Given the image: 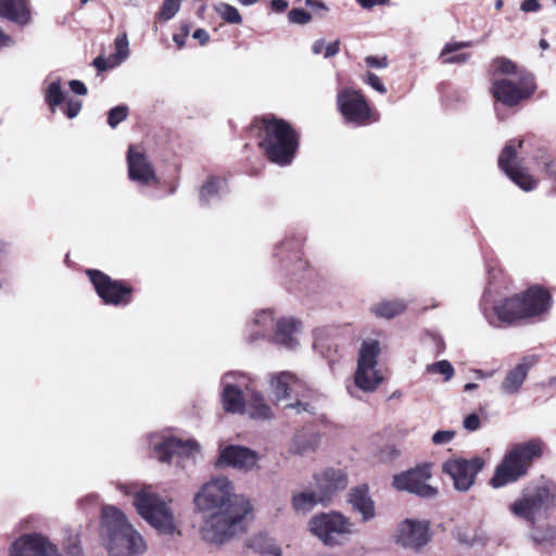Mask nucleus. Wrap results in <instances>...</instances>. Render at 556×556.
<instances>
[{
    "label": "nucleus",
    "mask_w": 556,
    "mask_h": 556,
    "mask_svg": "<svg viewBox=\"0 0 556 556\" xmlns=\"http://www.w3.org/2000/svg\"><path fill=\"white\" fill-rule=\"evenodd\" d=\"M194 513L200 515L201 539L213 546H224L242 535L252 515V505L236 493L235 485L225 476L214 477L193 494Z\"/></svg>",
    "instance_id": "obj_1"
},
{
    "label": "nucleus",
    "mask_w": 556,
    "mask_h": 556,
    "mask_svg": "<svg viewBox=\"0 0 556 556\" xmlns=\"http://www.w3.org/2000/svg\"><path fill=\"white\" fill-rule=\"evenodd\" d=\"M555 497L556 485L551 481H540L526 488L508 507L511 515L531 525L527 539L538 551L556 553V529L549 525H536L538 518L554 507Z\"/></svg>",
    "instance_id": "obj_2"
},
{
    "label": "nucleus",
    "mask_w": 556,
    "mask_h": 556,
    "mask_svg": "<svg viewBox=\"0 0 556 556\" xmlns=\"http://www.w3.org/2000/svg\"><path fill=\"white\" fill-rule=\"evenodd\" d=\"M100 531L109 556H142L148 551L143 535L116 506L102 507Z\"/></svg>",
    "instance_id": "obj_3"
},
{
    "label": "nucleus",
    "mask_w": 556,
    "mask_h": 556,
    "mask_svg": "<svg viewBox=\"0 0 556 556\" xmlns=\"http://www.w3.org/2000/svg\"><path fill=\"white\" fill-rule=\"evenodd\" d=\"M222 402L226 412L247 414L252 419H270V406L255 389L251 378L239 372H227L222 378Z\"/></svg>",
    "instance_id": "obj_4"
},
{
    "label": "nucleus",
    "mask_w": 556,
    "mask_h": 556,
    "mask_svg": "<svg viewBox=\"0 0 556 556\" xmlns=\"http://www.w3.org/2000/svg\"><path fill=\"white\" fill-rule=\"evenodd\" d=\"M126 495L134 496V506L140 517L146 520L160 535L174 538L180 530L170 505L154 493L151 486L138 489L135 485L118 484Z\"/></svg>",
    "instance_id": "obj_5"
},
{
    "label": "nucleus",
    "mask_w": 556,
    "mask_h": 556,
    "mask_svg": "<svg viewBox=\"0 0 556 556\" xmlns=\"http://www.w3.org/2000/svg\"><path fill=\"white\" fill-rule=\"evenodd\" d=\"M263 130L260 146L266 157L279 166L290 165L299 148L296 130L287 121L276 116L263 119Z\"/></svg>",
    "instance_id": "obj_6"
},
{
    "label": "nucleus",
    "mask_w": 556,
    "mask_h": 556,
    "mask_svg": "<svg viewBox=\"0 0 556 556\" xmlns=\"http://www.w3.org/2000/svg\"><path fill=\"white\" fill-rule=\"evenodd\" d=\"M307 530L326 547L345 545L357 533L355 521L339 510L313 515L307 521Z\"/></svg>",
    "instance_id": "obj_7"
},
{
    "label": "nucleus",
    "mask_w": 556,
    "mask_h": 556,
    "mask_svg": "<svg viewBox=\"0 0 556 556\" xmlns=\"http://www.w3.org/2000/svg\"><path fill=\"white\" fill-rule=\"evenodd\" d=\"M541 453L542 445L538 440L514 445L506 452L502 462L496 466L490 484L498 489L516 482L527 475L533 459L540 457Z\"/></svg>",
    "instance_id": "obj_8"
},
{
    "label": "nucleus",
    "mask_w": 556,
    "mask_h": 556,
    "mask_svg": "<svg viewBox=\"0 0 556 556\" xmlns=\"http://www.w3.org/2000/svg\"><path fill=\"white\" fill-rule=\"evenodd\" d=\"M379 341L365 339L358 351L357 368L354 375L355 388L364 392H374L382 382L383 376L378 369Z\"/></svg>",
    "instance_id": "obj_9"
},
{
    "label": "nucleus",
    "mask_w": 556,
    "mask_h": 556,
    "mask_svg": "<svg viewBox=\"0 0 556 556\" xmlns=\"http://www.w3.org/2000/svg\"><path fill=\"white\" fill-rule=\"evenodd\" d=\"M535 89L532 74L520 73L516 77H493L491 92L496 101L511 108L530 98Z\"/></svg>",
    "instance_id": "obj_10"
},
{
    "label": "nucleus",
    "mask_w": 556,
    "mask_h": 556,
    "mask_svg": "<svg viewBox=\"0 0 556 556\" xmlns=\"http://www.w3.org/2000/svg\"><path fill=\"white\" fill-rule=\"evenodd\" d=\"M517 149L523 150V141L513 139L506 143L498 157L500 168L509 179L523 191H532L536 188V180L520 166L517 157Z\"/></svg>",
    "instance_id": "obj_11"
},
{
    "label": "nucleus",
    "mask_w": 556,
    "mask_h": 556,
    "mask_svg": "<svg viewBox=\"0 0 556 556\" xmlns=\"http://www.w3.org/2000/svg\"><path fill=\"white\" fill-rule=\"evenodd\" d=\"M86 274L105 304L118 306L130 302L132 289L123 281L114 280L98 269H87Z\"/></svg>",
    "instance_id": "obj_12"
},
{
    "label": "nucleus",
    "mask_w": 556,
    "mask_h": 556,
    "mask_svg": "<svg viewBox=\"0 0 556 556\" xmlns=\"http://www.w3.org/2000/svg\"><path fill=\"white\" fill-rule=\"evenodd\" d=\"M199 453V445L195 441H182L173 437L154 443L153 454L162 463H176L185 468L188 463H194Z\"/></svg>",
    "instance_id": "obj_13"
},
{
    "label": "nucleus",
    "mask_w": 556,
    "mask_h": 556,
    "mask_svg": "<svg viewBox=\"0 0 556 556\" xmlns=\"http://www.w3.org/2000/svg\"><path fill=\"white\" fill-rule=\"evenodd\" d=\"M337 104L346 123L363 126L370 122V106L358 90L344 88L337 96Z\"/></svg>",
    "instance_id": "obj_14"
},
{
    "label": "nucleus",
    "mask_w": 556,
    "mask_h": 556,
    "mask_svg": "<svg viewBox=\"0 0 556 556\" xmlns=\"http://www.w3.org/2000/svg\"><path fill=\"white\" fill-rule=\"evenodd\" d=\"M484 460L481 457L452 458L444 462L443 471L453 480L454 488L467 492L475 483L477 475L482 470Z\"/></svg>",
    "instance_id": "obj_15"
},
{
    "label": "nucleus",
    "mask_w": 556,
    "mask_h": 556,
    "mask_svg": "<svg viewBox=\"0 0 556 556\" xmlns=\"http://www.w3.org/2000/svg\"><path fill=\"white\" fill-rule=\"evenodd\" d=\"M429 465L416 466L405 472L393 477V486L399 491H406L420 497L431 498L438 493L437 489L428 483L431 478Z\"/></svg>",
    "instance_id": "obj_16"
},
{
    "label": "nucleus",
    "mask_w": 556,
    "mask_h": 556,
    "mask_svg": "<svg viewBox=\"0 0 556 556\" xmlns=\"http://www.w3.org/2000/svg\"><path fill=\"white\" fill-rule=\"evenodd\" d=\"M9 556H63L59 546L39 532L22 534L9 547Z\"/></svg>",
    "instance_id": "obj_17"
},
{
    "label": "nucleus",
    "mask_w": 556,
    "mask_h": 556,
    "mask_svg": "<svg viewBox=\"0 0 556 556\" xmlns=\"http://www.w3.org/2000/svg\"><path fill=\"white\" fill-rule=\"evenodd\" d=\"M431 540L428 521L405 519L401 521L394 532V542L405 548L415 552L420 551Z\"/></svg>",
    "instance_id": "obj_18"
},
{
    "label": "nucleus",
    "mask_w": 556,
    "mask_h": 556,
    "mask_svg": "<svg viewBox=\"0 0 556 556\" xmlns=\"http://www.w3.org/2000/svg\"><path fill=\"white\" fill-rule=\"evenodd\" d=\"M260 455L245 446L228 445L220 448L216 462L217 467H231L240 471H251L256 469Z\"/></svg>",
    "instance_id": "obj_19"
},
{
    "label": "nucleus",
    "mask_w": 556,
    "mask_h": 556,
    "mask_svg": "<svg viewBox=\"0 0 556 556\" xmlns=\"http://www.w3.org/2000/svg\"><path fill=\"white\" fill-rule=\"evenodd\" d=\"M127 169L129 179L138 185L150 186L157 182L153 165L148 160L147 155L134 146H129L128 148Z\"/></svg>",
    "instance_id": "obj_20"
},
{
    "label": "nucleus",
    "mask_w": 556,
    "mask_h": 556,
    "mask_svg": "<svg viewBox=\"0 0 556 556\" xmlns=\"http://www.w3.org/2000/svg\"><path fill=\"white\" fill-rule=\"evenodd\" d=\"M518 296L519 302H514L513 305L520 308L517 314L522 315L523 319L540 316L551 306L549 293L540 287H532Z\"/></svg>",
    "instance_id": "obj_21"
},
{
    "label": "nucleus",
    "mask_w": 556,
    "mask_h": 556,
    "mask_svg": "<svg viewBox=\"0 0 556 556\" xmlns=\"http://www.w3.org/2000/svg\"><path fill=\"white\" fill-rule=\"evenodd\" d=\"M514 302H519V296L516 295L506 299L491 307H488L486 304L484 303L482 307V313L489 325L498 328L505 324H510L515 320L523 319L522 315L515 314L518 313L520 308L513 305Z\"/></svg>",
    "instance_id": "obj_22"
},
{
    "label": "nucleus",
    "mask_w": 556,
    "mask_h": 556,
    "mask_svg": "<svg viewBox=\"0 0 556 556\" xmlns=\"http://www.w3.org/2000/svg\"><path fill=\"white\" fill-rule=\"evenodd\" d=\"M270 388L276 400L282 401L292 395L304 397L306 387L295 375L290 371H282L271 376Z\"/></svg>",
    "instance_id": "obj_23"
},
{
    "label": "nucleus",
    "mask_w": 556,
    "mask_h": 556,
    "mask_svg": "<svg viewBox=\"0 0 556 556\" xmlns=\"http://www.w3.org/2000/svg\"><path fill=\"white\" fill-rule=\"evenodd\" d=\"M317 489L329 501L337 491L344 490L348 484V475L342 469L327 468L315 476Z\"/></svg>",
    "instance_id": "obj_24"
},
{
    "label": "nucleus",
    "mask_w": 556,
    "mask_h": 556,
    "mask_svg": "<svg viewBox=\"0 0 556 556\" xmlns=\"http://www.w3.org/2000/svg\"><path fill=\"white\" fill-rule=\"evenodd\" d=\"M534 364V357H525L519 364L508 370L501 383V391L507 395L518 393Z\"/></svg>",
    "instance_id": "obj_25"
},
{
    "label": "nucleus",
    "mask_w": 556,
    "mask_h": 556,
    "mask_svg": "<svg viewBox=\"0 0 556 556\" xmlns=\"http://www.w3.org/2000/svg\"><path fill=\"white\" fill-rule=\"evenodd\" d=\"M348 502L351 504L353 510L361 515L363 522H368L375 518V503L369 495L367 486L362 485L352 489L348 494Z\"/></svg>",
    "instance_id": "obj_26"
},
{
    "label": "nucleus",
    "mask_w": 556,
    "mask_h": 556,
    "mask_svg": "<svg viewBox=\"0 0 556 556\" xmlns=\"http://www.w3.org/2000/svg\"><path fill=\"white\" fill-rule=\"evenodd\" d=\"M301 324L293 318H281L276 323L273 341L287 349H294L299 344V332Z\"/></svg>",
    "instance_id": "obj_27"
},
{
    "label": "nucleus",
    "mask_w": 556,
    "mask_h": 556,
    "mask_svg": "<svg viewBox=\"0 0 556 556\" xmlns=\"http://www.w3.org/2000/svg\"><path fill=\"white\" fill-rule=\"evenodd\" d=\"M0 16L17 25L30 23V12L23 0H0Z\"/></svg>",
    "instance_id": "obj_28"
},
{
    "label": "nucleus",
    "mask_w": 556,
    "mask_h": 556,
    "mask_svg": "<svg viewBox=\"0 0 556 556\" xmlns=\"http://www.w3.org/2000/svg\"><path fill=\"white\" fill-rule=\"evenodd\" d=\"M327 500L323 493L317 490H306L292 495V508L300 514H307L318 504L325 503Z\"/></svg>",
    "instance_id": "obj_29"
},
{
    "label": "nucleus",
    "mask_w": 556,
    "mask_h": 556,
    "mask_svg": "<svg viewBox=\"0 0 556 556\" xmlns=\"http://www.w3.org/2000/svg\"><path fill=\"white\" fill-rule=\"evenodd\" d=\"M320 437L314 432H298L290 442L289 452L294 455H306L319 445Z\"/></svg>",
    "instance_id": "obj_30"
},
{
    "label": "nucleus",
    "mask_w": 556,
    "mask_h": 556,
    "mask_svg": "<svg viewBox=\"0 0 556 556\" xmlns=\"http://www.w3.org/2000/svg\"><path fill=\"white\" fill-rule=\"evenodd\" d=\"M226 188V181L218 176H208L199 191L202 205H208L218 200Z\"/></svg>",
    "instance_id": "obj_31"
},
{
    "label": "nucleus",
    "mask_w": 556,
    "mask_h": 556,
    "mask_svg": "<svg viewBox=\"0 0 556 556\" xmlns=\"http://www.w3.org/2000/svg\"><path fill=\"white\" fill-rule=\"evenodd\" d=\"M252 327L250 333L251 341L270 337L271 330L276 327L271 311L258 312L253 319Z\"/></svg>",
    "instance_id": "obj_32"
},
{
    "label": "nucleus",
    "mask_w": 556,
    "mask_h": 556,
    "mask_svg": "<svg viewBox=\"0 0 556 556\" xmlns=\"http://www.w3.org/2000/svg\"><path fill=\"white\" fill-rule=\"evenodd\" d=\"M406 303L403 300L381 301L371 306V312L381 318H393L405 311Z\"/></svg>",
    "instance_id": "obj_33"
},
{
    "label": "nucleus",
    "mask_w": 556,
    "mask_h": 556,
    "mask_svg": "<svg viewBox=\"0 0 556 556\" xmlns=\"http://www.w3.org/2000/svg\"><path fill=\"white\" fill-rule=\"evenodd\" d=\"M45 99L52 112L55 111L58 105L63 103L65 100V93L61 88L60 80H55L49 84L46 90Z\"/></svg>",
    "instance_id": "obj_34"
},
{
    "label": "nucleus",
    "mask_w": 556,
    "mask_h": 556,
    "mask_svg": "<svg viewBox=\"0 0 556 556\" xmlns=\"http://www.w3.org/2000/svg\"><path fill=\"white\" fill-rule=\"evenodd\" d=\"M215 11L217 14L227 23L230 24H240L242 22V17L233 5H230L225 2H220L215 5Z\"/></svg>",
    "instance_id": "obj_35"
},
{
    "label": "nucleus",
    "mask_w": 556,
    "mask_h": 556,
    "mask_svg": "<svg viewBox=\"0 0 556 556\" xmlns=\"http://www.w3.org/2000/svg\"><path fill=\"white\" fill-rule=\"evenodd\" d=\"M426 370L429 374L442 375L444 377V381L451 380L454 376V368L446 359L427 365Z\"/></svg>",
    "instance_id": "obj_36"
},
{
    "label": "nucleus",
    "mask_w": 556,
    "mask_h": 556,
    "mask_svg": "<svg viewBox=\"0 0 556 556\" xmlns=\"http://www.w3.org/2000/svg\"><path fill=\"white\" fill-rule=\"evenodd\" d=\"M115 54L113 58L117 64L124 62L129 55V42L126 34H122L116 37L115 42Z\"/></svg>",
    "instance_id": "obj_37"
},
{
    "label": "nucleus",
    "mask_w": 556,
    "mask_h": 556,
    "mask_svg": "<svg viewBox=\"0 0 556 556\" xmlns=\"http://www.w3.org/2000/svg\"><path fill=\"white\" fill-rule=\"evenodd\" d=\"M182 0H164L160 11V18L172 20L180 10Z\"/></svg>",
    "instance_id": "obj_38"
},
{
    "label": "nucleus",
    "mask_w": 556,
    "mask_h": 556,
    "mask_svg": "<svg viewBox=\"0 0 556 556\" xmlns=\"http://www.w3.org/2000/svg\"><path fill=\"white\" fill-rule=\"evenodd\" d=\"M535 160L538 165L543 167L547 177L556 182V160L547 154L536 156Z\"/></svg>",
    "instance_id": "obj_39"
},
{
    "label": "nucleus",
    "mask_w": 556,
    "mask_h": 556,
    "mask_svg": "<svg viewBox=\"0 0 556 556\" xmlns=\"http://www.w3.org/2000/svg\"><path fill=\"white\" fill-rule=\"evenodd\" d=\"M128 115V108L126 105H117L111 109L108 113V124L115 128L121 122L126 119Z\"/></svg>",
    "instance_id": "obj_40"
},
{
    "label": "nucleus",
    "mask_w": 556,
    "mask_h": 556,
    "mask_svg": "<svg viewBox=\"0 0 556 556\" xmlns=\"http://www.w3.org/2000/svg\"><path fill=\"white\" fill-rule=\"evenodd\" d=\"M494 66V77H496L497 73L510 76L516 73V64L508 59L497 58L493 62Z\"/></svg>",
    "instance_id": "obj_41"
},
{
    "label": "nucleus",
    "mask_w": 556,
    "mask_h": 556,
    "mask_svg": "<svg viewBox=\"0 0 556 556\" xmlns=\"http://www.w3.org/2000/svg\"><path fill=\"white\" fill-rule=\"evenodd\" d=\"M289 22L292 24L305 25L312 20V14L304 9H292L288 13Z\"/></svg>",
    "instance_id": "obj_42"
},
{
    "label": "nucleus",
    "mask_w": 556,
    "mask_h": 556,
    "mask_svg": "<svg viewBox=\"0 0 556 556\" xmlns=\"http://www.w3.org/2000/svg\"><path fill=\"white\" fill-rule=\"evenodd\" d=\"M453 430H439L432 435V442L435 445H444L450 443L455 438Z\"/></svg>",
    "instance_id": "obj_43"
},
{
    "label": "nucleus",
    "mask_w": 556,
    "mask_h": 556,
    "mask_svg": "<svg viewBox=\"0 0 556 556\" xmlns=\"http://www.w3.org/2000/svg\"><path fill=\"white\" fill-rule=\"evenodd\" d=\"M80 110H81V102L78 100H74V99H68L66 101L65 106L63 108V112L68 118L76 117L79 114Z\"/></svg>",
    "instance_id": "obj_44"
},
{
    "label": "nucleus",
    "mask_w": 556,
    "mask_h": 556,
    "mask_svg": "<svg viewBox=\"0 0 556 556\" xmlns=\"http://www.w3.org/2000/svg\"><path fill=\"white\" fill-rule=\"evenodd\" d=\"M365 83L381 94L387 92L384 84L375 73L369 72L366 76Z\"/></svg>",
    "instance_id": "obj_45"
},
{
    "label": "nucleus",
    "mask_w": 556,
    "mask_h": 556,
    "mask_svg": "<svg viewBox=\"0 0 556 556\" xmlns=\"http://www.w3.org/2000/svg\"><path fill=\"white\" fill-rule=\"evenodd\" d=\"M473 41H460V42H450L444 46L442 49V55H447L450 53L456 52L464 48H470L473 46Z\"/></svg>",
    "instance_id": "obj_46"
},
{
    "label": "nucleus",
    "mask_w": 556,
    "mask_h": 556,
    "mask_svg": "<svg viewBox=\"0 0 556 556\" xmlns=\"http://www.w3.org/2000/svg\"><path fill=\"white\" fill-rule=\"evenodd\" d=\"M440 58L442 59V62L445 64L466 63L469 60L470 54L469 53H459V54H455V55H451V56H448V54L443 56L442 52H441Z\"/></svg>",
    "instance_id": "obj_47"
},
{
    "label": "nucleus",
    "mask_w": 556,
    "mask_h": 556,
    "mask_svg": "<svg viewBox=\"0 0 556 556\" xmlns=\"http://www.w3.org/2000/svg\"><path fill=\"white\" fill-rule=\"evenodd\" d=\"M464 428L468 431H476L480 428V418L477 414H470L464 419Z\"/></svg>",
    "instance_id": "obj_48"
},
{
    "label": "nucleus",
    "mask_w": 556,
    "mask_h": 556,
    "mask_svg": "<svg viewBox=\"0 0 556 556\" xmlns=\"http://www.w3.org/2000/svg\"><path fill=\"white\" fill-rule=\"evenodd\" d=\"M117 63L115 61H110L102 56H98L93 60V65L99 72H104L108 68L115 66Z\"/></svg>",
    "instance_id": "obj_49"
},
{
    "label": "nucleus",
    "mask_w": 556,
    "mask_h": 556,
    "mask_svg": "<svg viewBox=\"0 0 556 556\" xmlns=\"http://www.w3.org/2000/svg\"><path fill=\"white\" fill-rule=\"evenodd\" d=\"M367 66L376 67V68H384L388 66V61L386 58H377L374 55H369L365 59Z\"/></svg>",
    "instance_id": "obj_50"
},
{
    "label": "nucleus",
    "mask_w": 556,
    "mask_h": 556,
    "mask_svg": "<svg viewBox=\"0 0 556 556\" xmlns=\"http://www.w3.org/2000/svg\"><path fill=\"white\" fill-rule=\"evenodd\" d=\"M541 9V4L539 0H523L520 4V10L529 13V12H538Z\"/></svg>",
    "instance_id": "obj_51"
},
{
    "label": "nucleus",
    "mask_w": 556,
    "mask_h": 556,
    "mask_svg": "<svg viewBox=\"0 0 556 556\" xmlns=\"http://www.w3.org/2000/svg\"><path fill=\"white\" fill-rule=\"evenodd\" d=\"M71 90L79 96H85L87 93V87L80 80L73 79L68 83Z\"/></svg>",
    "instance_id": "obj_52"
},
{
    "label": "nucleus",
    "mask_w": 556,
    "mask_h": 556,
    "mask_svg": "<svg viewBox=\"0 0 556 556\" xmlns=\"http://www.w3.org/2000/svg\"><path fill=\"white\" fill-rule=\"evenodd\" d=\"M339 51H340V41L336 40L325 47L324 56L326 59L332 58V56L337 55L339 53Z\"/></svg>",
    "instance_id": "obj_53"
},
{
    "label": "nucleus",
    "mask_w": 556,
    "mask_h": 556,
    "mask_svg": "<svg viewBox=\"0 0 556 556\" xmlns=\"http://www.w3.org/2000/svg\"><path fill=\"white\" fill-rule=\"evenodd\" d=\"M287 407L296 409L298 413L301 412H312V406L309 403L303 402L301 400L296 401L294 404L287 405Z\"/></svg>",
    "instance_id": "obj_54"
},
{
    "label": "nucleus",
    "mask_w": 556,
    "mask_h": 556,
    "mask_svg": "<svg viewBox=\"0 0 556 556\" xmlns=\"http://www.w3.org/2000/svg\"><path fill=\"white\" fill-rule=\"evenodd\" d=\"M193 38L199 40L201 45H205L208 41L210 36L205 29L198 28L193 33Z\"/></svg>",
    "instance_id": "obj_55"
},
{
    "label": "nucleus",
    "mask_w": 556,
    "mask_h": 556,
    "mask_svg": "<svg viewBox=\"0 0 556 556\" xmlns=\"http://www.w3.org/2000/svg\"><path fill=\"white\" fill-rule=\"evenodd\" d=\"M271 9L276 12H283L288 8L287 0H271L270 2Z\"/></svg>",
    "instance_id": "obj_56"
},
{
    "label": "nucleus",
    "mask_w": 556,
    "mask_h": 556,
    "mask_svg": "<svg viewBox=\"0 0 556 556\" xmlns=\"http://www.w3.org/2000/svg\"><path fill=\"white\" fill-rule=\"evenodd\" d=\"M70 544L65 546L66 551L68 552V554L73 555V556H76L79 554V546L77 544V538L76 536H73L71 540H70Z\"/></svg>",
    "instance_id": "obj_57"
},
{
    "label": "nucleus",
    "mask_w": 556,
    "mask_h": 556,
    "mask_svg": "<svg viewBox=\"0 0 556 556\" xmlns=\"http://www.w3.org/2000/svg\"><path fill=\"white\" fill-rule=\"evenodd\" d=\"M14 41L11 38V36L7 35L1 28H0V49L7 48L13 46Z\"/></svg>",
    "instance_id": "obj_58"
},
{
    "label": "nucleus",
    "mask_w": 556,
    "mask_h": 556,
    "mask_svg": "<svg viewBox=\"0 0 556 556\" xmlns=\"http://www.w3.org/2000/svg\"><path fill=\"white\" fill-rule=\"evenodd\" d=\"M326 42L324 39H318L314 41L312 46V52L314 54H320L323 51L325 52Z\"/></svg>",
    "instance_id": "obj_59"
},
{
    "label": "nucleus",
    "mask_w": 556,
    "mask_h": 556,
    "mask_svg": "<svg viewBox=\"0 0 556 556\" xmlns=\"http://www.w3.org/2000/svg\"><path fill=\"white\" fill-rule=\"evenodd\" d=\"M356 2L366 10L372 9L375 7V0H356Z\"/></svg>",
    "instance_id": "obj_60"
},
{
    "label": "nucleus",
    "mask_w": 556,
    "mask_h": 556,
    "mask_svg": "<svg viewBox=\"0 0 556 556\" xmlns=\"http://www.w3.org/2000/svg\"><path fill=\"white\" fill-rule=\"evenodd\" d=\"M475 375L478 379H486V378H490L492 377L493 372L492 371H483V370H480V369H476L475 371Z\"/></svg>",
    "instance_id": "obj_61"
},
{
    "label": "nucleus",
    "mask_w": 556,
    "mask_h": 556,
    "mask_svg": "<svg viewBox=\"0 0 556 556\" xmlns=\"http://www.w3.org/2000/svg\"><path fill=\"white\" fill-rule=\"evenodd\" d=\"M185 38L186 36L185 35H178V34H175L173 36V40L176 42V45L181 48L185 46Z\"/></svg>",
    "instance_id": "obj_62"
},
{
    "label": "nucleus",
    "mask_w": 556,
    "mask_h": 556,
    "mask_svg": "<svg viewBox=\"0 0 556 556\" xmlns=\"http://www.w3.org/2000/svg\"><path fill=\"white\" fill-rule=\"evenodd\" d=\"M305 4L311 8H321V9L325 8V4L317 0H305Z\"/></svg>",
    "instance_id": "obj_63"
},
{
    "label": "nucleus",
    "mask_w": 556,
    "mask_h": 556,
    "mask_svg": "<svg viewBox=\"0 0 556 556\" xmlns=\"http://www.w3.org/2000/svg\"><path fill=\"white\" fill-rule=\"evenodd\" d=\"M477 388H478V384L473 383V382H468L464 387L465 391H467V392L476 390Z\"/></svg>",
    "instance_id": "obj_64"
}]
</instances>
